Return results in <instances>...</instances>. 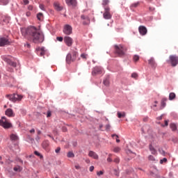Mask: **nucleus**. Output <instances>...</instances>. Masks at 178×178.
<instances>
[{
  "label": "nucleus",
  "mask_w": 178,
  "mask_h": 178,
  "mask_svg": "<svg viewBox=\"0 0 178 178\" xmlns=\"http://www.w3.org/2000/svg\"><path fill=\"white\" fill-rule=\"evenodd\" d=\"M6 98H8L10 101H12V102H16L15 94H13V95H6Z\"/></svg>",
  "instance_id": "nucleus-19"
},
{
  "label": "nucleus",
  "mask_w": 178,
  "mask_h": 178,
  "mask_svg": "<svg viewBox=\"0 0 178 178\" xmlns=\"http://www.w3.org/2000/svg\"><path fill=\"white\" fill-rule=\"evenodd\" d=\"M55 152L56 154H59L60 152V147H58L56 149H55Z\"/></svg>",
  "instance_id": "nucleus-44"
},
{
  "label": "nucleus",
  "mask_w": 178,
  "mask_h": 178,
  "mask_svg": "<svg viewBox=\"0 0 178 178\" xmlns=\"http://www.w3.org/2000/svg\"><path fill=\"white\" fill-rule=\"evenodd\" d=\"M26 16H27L28 17H30V16H31V13L27 12V13H26Z\"/></svg>",
  "instance_id": "nucleus-58"
},
{
  "label": "nucleus",
  "mask_w": 178,
  "mask_h": 178,
  "mask_svg": "<svg viewBox=\"0 0 178 178\" xmlns=\"http://www.w3.org/2000/svg\"><path fill=\"white\" fill-rule=\"evenodd\" d=\"M131 77H132V79H137V77H138V74L136 73V72H134L131 74Z\"/></svg>",
  "instance_id": "nucleus-42"
},
{
  "label": "nucleus",
  "mask_w": 178,
  "mask_h": 178,
  "mask_svg": "<svg viewBox=\"0 0 178 178\" xmlns=\"http://www.w3.org/2000/svg\"><path fill=\"white\" fill-rule=\"evenodd\" d=\"M114 162L115 163H119V162H120V159H119V158H116L114 159Z\"/></svg>",
  "instance_id": "nucleus-49"
},
{
  "label": "nucleus",
  "mask_w": 178,
  "mask_h": 178,
  "mask_svg": "<svg viewBox=\"0 0 178 178\" xmlns=\"http://www.w3.org/2000/svg\"><path fill=\"white\" fill-rule=\"evenodd\" d=\"M90 18H86V19H85V21L83 22V24H90Z\"/></svg>",
  "instance_id": "nucleus-40"
},
{
  "label": "nucleus",
  "mask_w": 178,
  "mask_h": 178,
  "mask_svg": "<svg viewBox=\"0 0 178 178\" xmlns=\"http://www.w3.org/2000/svg\"><path fill=\"white\" fill-rule=\"evenodd\" d=\"M104 73V70L101 67H95L92 71V74L93 76H97L98 74H102Z\"/></svg>",
  "instance_id": "nucleus-8"
},
{
  "label": "nucleus",
  "mask_w": 178,
  "mask_h": 178,
  "mask_svg": "<svg viewBox=\"0 0 178 178\" xmlns=\"http://www.w3.org/2000/svg\"><path fill=\"white\" fill-rule=\"evenodd\" d=\"M21 31L22 35L25 37V38H29V37H31L33 42H35V44L44 42V34L41 33L40 29L35 28V26L22 29H21Z\"/></svg>",
  "instance_id": "nucleus-1"
},
{
  "label": "nucleus",
  "mask_w": 178,
  "mask_h": 178,
  "mask_svg": "<svg viewBox=\"0 0 178 178\" xmlns=\"http://www.w3.org/2000/svg\"><path fill=\"white\" fill-rule=\"evenodd\" d=\"M113 152H120V147H115L113 149Z\"/></svg>",
  "instance_id": "nucleus-37"
},
{
  "label": "nucleus",
  "mask_w": 178,
  "mask_h": 178,
  "mask_svg": "<svg viewBox=\"0 0 178 178\" xmlns=\"http://www.w3.org/2000/svg\"><path fill=\"white\" fill-rule=\"evenodd\" d=\"M87 56H88V54H87L86 53H83L81 54V58L82 59H84V60H87Z\"/></svg>",
  "instance_id": "nucleus-33"
},
{
  "label": "nucleus",
  "mask_w": 178,
  "mask_h": 178,
  "mask_svg": "<svg viewBox=\"0 0 178 178\" xmlns=\"http://www.w3.org/2000/svg\"><path fill=\"white\" fill-rule=\"evenodd\" d=\"M54 9H56V10H58V12H60V10H62V9H63V7H62L60 6V3H59L58 2H55L54 3Z\"/></svg>",
  "instance_id": "nucleus-18"
},
{
  "label": "nucleus",
  "mask_w": 178,
  "mask_h": 178,
  "mask_svg": "<svg viewBox=\"0 0 178 178\" xmlns=\"http://www.w3.org/2000/svg\"><path fill=\"white\" fill-rule=\"evenodd\" d=\"M5 113L6 116H8V118H15V113H13V110H12V108H8Z\"/></svg>",
  "instance_id": "nucleus-14"
},
{
  "label": "nucleus",
  "mask_w": 178,
  "mask_h": 178,
  "mask_svg": "<svg viewBox=\"0 0 178 178\" xmlns=\"http://www.w3.org/2000/svg\"><path fill=\"white\" fill-rule=\"evenodd\" d=\"M24 5H29V0H23Z\"/></svg>",
  "instance_id": "nucleus-53"
},
{
  "label": "nucleus",
  "mask_w": 178,
  "mask_h": 178,
  "mask_svg": "<svg viewBox=\"0 0 178 178\" xmlns=\"http://www.w3.org/2000/svg\"><path fill=\"white\" fill-rule=\"evenodd\" d=\"M90 172H93L94 171V166L91 165L89 168Z\"/></svg>",
  "instance_id": "nucleus-55"
},
{
  "label": "nucleus",
  "mask_w": 178,
  "mask_h": 178,
  "mask_svg": "<svg viewBox=\"0 0 178 178\" xmlns=\"http://www.w3.org/2000/svg\"><path fill=\"white\" fill-rule=\"evenodd\" d=\"M9 45V40L6 38H0V47H5Z\"/></svg>",
  "instance_id": "nucleus-10"
},
{
  "label": "nucleus",
  "mask_w": 178,
  "mask_h": 178,
  "mask_svg": "<svg viewBox=\"0 0 178 178\" xmlns=\"http://www.w3.org/2000/svg\"><path fill=\"white\" fill-rule=\"evenodd\" d=\"M97 176H102V175H104V172L102 171H99L97 173Z\"/></svg>",
  "instance_id": "nucleus-54"
},
{
  "label": "nucleus",
  "mask_w": 178,
  "mask_h": 178,
  "mask_svg": "<svg viewBox=\"0 0 178 178\" xmlns=\"http://www.w3.org/2000/svg\"><path fill=\"white\" fill-rule=\"evenodd\" d=\"M163 162H168V159L166 158H163L160 161V163H163Z\"/></svg>",
  "instance_id": "nucleus-47"
},
{
  "label": "nucleus",
  "mask_w": 178,
  "mask_h": 178,
  "mask_svg": "<svg viewBox=\"0 0 178 178\" xmlns=\"http://www.w3.org/2000/svg\"><path fill=\"white\" fill-rule=\"evenodd\" d=\"M112 137H116L117 138H119V136L116 134H113L112 135Z\"/></svg>",
  "instance_id": "nucleus-61"
},
{
  "label": "nucleus",
  "mask_w": 178,
  "mask_h": 178,
  "mask_svg": "<svg viewBox=\"0 0 178 178\" xmlns=\"http://www.w3.org/2000/svg\"><path fill=\"white\" fill-rule=\"evenodd\" d=\"M0 126L3 127V129H10L12 127V123L6 118L2 117L0 120Z\"/></svg>",
  "instance_id": "nucleus-4"
},
{
  "label": "nucleus",
  "mask_w": 178,
  "mask_h": 178,
  "mask_svg": "<svg viewBox=\"0 0 178 178\" xmlns=\"http://www.w3.org/2000/svg\"><path fill=\"white\" fill-rule=\"evenodd\" d=\"M175 98H176V94H175V92H170L169 95L170 101H173Z\"/></svg>",
  "instance_id": "nucleus-22"
},
{
  "label": "nucleus",
  "mask_w": 178,
  "mask_h": 178,
  "mask_svg": "<svg viewBox=\"0 0 178 178\" xmlns=\"http://www.w3.org/2000/svg\"><path fill=\"white\" fill-rule=\"evenodd\" d=\"M114 175L117 177H119V171H118V170H114Z\"/></svg>",
  "instance_id": "nucleus-45"
},
{
  "label": "nucleus",
  "mask_w": 178,
  "mask_h": 178,
  "mask_svg": "<svg viewBox=\"0 0 178 178\" xmlns=\"http://www.w3.org/2000/svg\"><path fill=\"white\" fill-rule=\"evenodd\" d=\"M15 102H17V101L19 102L20 101H22V99H23V95H19V94H15Z\"/></svg>",
  "instance_id": "nucleus-21"
},
{
  "label": "nucleus",
  "mask_w": 178,
  "mask_h": 178,
  "mask_svg": "<svg viewBox=\"0 0 178 178\" xmlns=\"http://www.w3.org/2000/svg\"><path fill=\"white\" fill-rule=\"evenodd\" d=\"M37 19L40 21L44 19V15L42 13H39L37 15Z\"/></svg>",
  "instance_id": "nucleus-27"
},
{
  "label": "nucleus",
  "mask_w": 178,
  "mask_h": 178,
  "mask_svg": "<svg viewBox=\"0 0 178 178\" xmlns=\"http://www.w3.org/2000/svg\"><path fill=\"white\" fill-rule=\"evenodd\" d=\"M169 124V120H165V125H161L163 127H165V126H168Z\"/></svg>",
  "instance_id": "nucleus-52"
},
{
  "label": "nucleus",
  "mask_w": 178,
  "mask_h": 178,
  "mask_svg": "<svg viewBox=\"0 0 178 178\" xmlns=\"http://www.w3.org/2000/svg\"><path fill=\"white\" fill-rule=\"evenodd\" d=\"M45 55V50H44V47L40 49V56H44Z\"/></svg>",
  "instance_id": "nucleus-41"
},
{
  "label": "nucleus",
  "mask_w": 178,
  "mask_h": 178,
  "mask_svg": "<svg viewBox=\"0 0 178 178\" xmlns=\"http://www.w3.org/2000/svg\"><path fill=\"white\" fill-rule=\"evenodd\" d=\"M38 134L40 136V134H41V131H38Z\"/></svg>",
  "instance_id": "nucleus-64"
},
{
  "label": "nucleus",
  "mask_w": 178,
  "mask_h": 178,
  "mask_svg": "<svg viewBox=\"0 0 178 178\" xmlns=\"http://www.w3.org/2000/svg\"><path fill=\"white\" fill-rule=\"evenodd\" d=\"M126 116V113L123 112V113H120L118 112V118H119L120 119L122 118H124Z\"/></svg>",
  "instance_id": "nucleus-29"
},
{
  "label": "nucleus",
  "mask_w": 178,
  "mask_h": 178,
  "mask_svg": "<svg viewBox=\"0 0 178 178\" xmlns=\"http://www.w3.org/2000/svg\"><path fill=\"white\" fill-rule=\"evenodd\" d=\"M104 19L106 20H109L112 19V14H111V8L109 7L104 8V13L103 14Z\"/></svg>",
  "instance_id": "nucleus-6"
},
{
  "label": "nucleus",
  "mask_w": 178,
  "mask_h": 178,
  "mask_svg": "<svg viewBox=\"0 0 178 178\" xmlns=\"http://www.w3.org/2000/svg\"><path fill=\"white\" fill-rule=\"evenodd\" d=\"M30 133H35V130L34 129H32L30 130Z\"/></svg>",
  "instance_id": "nucleus-59"
},
{
  "label": "nucleus",
  "mask_w": 178,
  "mask_h": 178,
  "mask_svg": "<svg viewBox=\"0 0 178 178\" xmlns=\"http://www.w3.org/2000/svg\"><path fill=\"white\" fill-rule=\"evenodd\" d=\"M149 149L151 152V154H152V155H156L157 152H156V149H155V147H154V146H152V145H149Z\"/></svg>",
  "instance_id": "nucleus-20"
},
{
  "label": "nucleus",
  "mask_w": 178,
  "mask_h": 178,
  "mask_svg": "<svg viewBox=\"0 0 178 178\" xmlns=\"http://www.w3.org/2000/svg\"><path fill=\"white\" fill-rule=\"evenodd\" d=\"M67 156V158H74V153H73V152H68Z\"/></svg>",
  "instance_id": "nucleus-30"
},
{
  "label": "nucleus",
  "mask_w": 178,
  "mask_h": 178,
  "mask_svg": "<svg viewBox=\"0 0 178 178\" xmlns=\"http://www.w3.org/2000/svg\"><path fill=\"white\" fill-rule=\"evenodd\" d=\"M63 32L66 35H70L73 33V28L69 24H65L63 27Z\"/></svg>",
  "instance_id": "nucleus-7"
},
{
  "label": "nucleus",
  "mask_w": 178,
  "mask_h": 178,
  "mask_svg": "<svg viewBox=\"0 0 178 178\" xmlns=\"http://www.w3.org/2000/svg\"><path fill=\"white\" fill-rule=\"evenodd\" d=\"M168 65H171L172 67H175L178 65V56L176 55H171L169 56V59L166 60Z\"/></svg>",
  "instance_id": "nucleus-3"
},
{
  "label": "nucleus",
  "mask_w": 178,
  "mask_h": 178,
  "mask_svg": "<svg viewBox=\"0 0 178 178\" xmlns=\"http://www.w3.org/2000/svg\"><path fill=\"white\" fill-rule=\"evenodd\" d=\"M18 138H19L17 137V136L15 134H12L10 135V140H12L13 141H16Z\"/></svg>",
  "instance_id": "nucleus-24"
},
{
  "label": "nucleus",
  "mask_w": 178,
  "mask_h": 178,
  "mask_svg": "<svg viewBox=\"0 0 178 178\" xmlns=\"http://www.w3.org/2000/svg\"><path fill=\"white\" fill-rule=\"evenodd\" d=\"M170 127L172 131H176L177 130V127L175 125V123L170 124Z\"/></svg>",
  "instance_id": "nucleus-23"
},
{
  "label": "nucleus",
  "mask_w": 178,
  "mask_h": 178,
  "mask_svg": "<svg viewBox=\"0 0 178 178\" xmlns=\"http://www.w3.org/2000/svg\"><path fill=\"white\" fill-rule=\"evenodd\" d=\"M13 170H15V172H22V167L17 165L14 167Z\"/></svg>",
  "instance_id": "nucleus-31"
},
{
  "label": "nucleus",
  "mask_w": 178,
  "mask_h": 178,
  "mask_svg": "<svg viewBox=\"0 0 178 178\" xmlns=\"http://www.w3.org/2000/svg\"><path fill=\"white\" fill-rule=\"evenodd\" d=\"M64 42L67 47H72L73 45V38L70 36H65L64 37Z\"/></svg>",
  "instance_id": "nucleus-9"
},
{
  "label": "nucleus",
  "mask_w": 178,
  "mask_h": 178,
  "mask_svg": "<svg viewBox=\"0 0 178 178\" xmlns=\"http://www.w3.org/2000/svg\"><path fill=\"white\" fill-rule=\"evenodd\" d=\"M150 175H151V176H154V177L161 178V176L159 175H158V174L154 175V172H150Z\"/></svg>",
  "instance_id": "nucleus-43"
},
{
  "label": "nucleus",
  "mask_w": 178,
  "mask_h": 178,
  "mask_svg": "<svg viewBox=\"0 0 178 178\" xmlns=\"http://www.w3.org/2000/svg\"><path fill=\"white\" fill-rule=\"evenodd\" d=\"M34 154H35V155H37V156H40V159H42L43 156L41 154H40V152L35 151Z\"/></svg>",
  "instance_id": "nucleus-38"
},
{
  "label": "nucleus",
  "mask_w": 178,
  "mask_h": 178,
  "mask_svg": "<svg viewBox=\"0 0 178 178\" xmlns=\"http://www.w3.org/2000/svg\"><path fill=\"white\" fill-rule=\"evenodd\" d=\"M108 158L107 159V162H112V159H111V156H112V154L108 155Z\"/></svg>",
  "instance_id": "nucleus-50"
},
{
  "label": "nucleus",
  "mask_w": 178,
  "mask_h": 178,
  "mask_svg": "<svg viewBox=\"0 0 178 178\" xmlns=\"http://www.w3.org/2000/svg\"><path fill=\"white\" fill-rule=\"evenodd\" d=\"M88 156H90V158H93V159H98L99 158L98 154H97V153L93 151L89 152Z\"/></svg>",
  "instance_id": "nucleus-17"
},
{
  "label": "nucleus",
  "mask_w": 178,
  "mask_h": 178,
  "mask_svg": "<svg viewBox=\"0 0 178 178\" xmlns=\"http://www.w3.org/2000/svg\"><path fill=\"white\" fill-rule=\"evenodd\" d=\"M159 152L161 154L163 155V156H165V155H166V152H165V150L162 149H159Z\"/></svg>",
  "instance_id": "nucleus-36"
},
{
  "label": "nucleus",
  "mask_w": 178,
  "mask_h": 178,
  "mask_svg": "<svg viewBox=\"0 0 178 178\" xmlns=\"http://www.w3.org/2000/svg\"><path fill=\"white\" fill-rule=\"evenodd\" d=\"M86 163H90L91 161H90V159H88L86 160Z\"/></svg>",
  "instance_id": "nucleus-60"
},
{
  "label": "nucleus",
  "mask_w": 178,
  "mask_h": 178,
  "mask_svg": "<svg viewBox=\"0 0 178 178\" xmlns=\"http://www.w3.org/2000/svg\"><path fill=\"white\" fill-rule=\"evenodd\" d=\"M0 2L3 3V5H8V3H9V0H0Z\"/></svg>",
  "instance_id": "nucleus-39"
},
{
  "label": "nucleus",
  "mask_w": 178,
  "mask_h": 178,
  "mask_svg": "<svg viewBox=\"0 0 178 178\" xmlns=\"http://www.w3.org/2000/svg\"><path fill=\"white\" fill-rule=\"evenodd\" d=\"M140 35H145L147 34V28L144 26H140L138 28Z\"/></svg>",
  "instance_id": "nucleus-12"
},
{
  "label": "nucleus",
  "mask_w": 178,
  "mask_h": 178,
  "mask_svg": "<svg viewBox=\"0 0 178 178\" xmlns=\"http://www.w3.org/2000/svg\"><path fill=\"white\" fill-rule=\"evenodd\" d=\"M51 115H52V114L51 113V111H47V118H51Z\"/></svg>",
  "instance_id": "nucleus-48"
},
{
  "label": "nucleus",
  "mask_w": 178,
  "mask_h": 178,
  "mask_svg": "<svg viewBox=\"0 0 178 178\" xmlns=\"http://www.w3.org/2000/svg\"><path fill=\"white\" fill-rule=\"evenodd\" d=\"M4 61L6 62V63H8V65H9L10 66H12L13 67H16V66H17V64L12 60H10V59L6 58L4 59Z\"/></svg>",
  "instance_id": "nucleus-15"
},
{
  "label": "nucleus",
  "mask_w": 178,
  "mask_h": 178,
  "mask_svg": "<svg viewBox=\"0 0 178 178\" xmlns=\"http://www.w3.org/2000/svg\"><path fill=\"white\" fill-rule=\"evenodd\" d=\"M88 17H86L85 15H81V18L83 19V20H86Z\"/></svg>",
  "instance_id": "nucleus-57"
},
{
  "label": "nucleus",
  "mask_w": 178,
  "mask_h": 178,
  "mask_svg": "<svg viewBox=\"0 0 178 178\" xmlns=\"http://www.w3.org/2000/svg\"><path fill=\"white\" fill-rule=\"evenodd\" d=\"M75 168L79 170V169H80V166L79 165H75Z\"/></svg>",
  "instance_id": "nucleus-62"
},
{
  "label": "nucleus",
  "mask_w": 178,
  "mask_h": 178,
  "mask_svg": "<svg viewBox=\"0 0 178 178\" xmlns=\"http://www.w3.org/2000/svg\"><path fill=\"white\" fill-rule=\"evenodd\" d=\"M25 47H27V48H30V44L27 43Z\"/></svg>",
  "instance_id": "nucleus-63"
},
{
  "label": "nucleus",
  "mask_w": 178,
  "mask_h": 178,
  "mask_svg": "<svg viewBox=\"0 0 178 178\" xmlns=\"http://www.w3.org/2000/svg\"><path fill=\"white\" fill-rule=\"evenodd\" d=\"M114 49L115 54H117L118 56H124V55H126V52H127V47L123 44L114 45Z\"/></svg>",
  "instance_id": "nucleus-2"
},
{
  "label": "nucleus",
  "mask_w": 178,
  "mask_h": 178,
  "mask_svg": "<svg viewBox=\"0 0 178 178\" xmlns=\"http://www.w3.org/2000/svg\"><path fill=\"white\" fill-rule=\"evenodd\" d=\"M76 59H77V51H72L67 55L66 62L70 65L72 62H74Z\"/></svg>",
  "instance_id": "nucleus-5"
},
{
  "label": "nucleus",
  "mask_w": 178,
  "mask_h": 178,
  "mask_svg": "<svg viewBox=\"0 0 178 178\" xmlns=\"http://www.w3.org/2000/svg\"><path fill=\"white\" fill-rule=\"evenodd\" d=\"M39 8H40L42 10H45V8H44L43 4H40Z\"/></svg>",
  "instance_id": "nucleus-51"
},
{
  "label": "nucleus",
  "mask_w": 178,
  "mask_h": 178,
  "mask_svg": "<svg viewBox=\"0 0 178 178\" xmlns=\"http://www.w3.org/2000/svg\"><path fill=\"white\" fill-rule=\"evenodd\" d=\"M56 40H57V41L62 42V41H63V37H57Z\"/></svg>",
  "instance_id": "nucleus-46"
},
{
  "label": "nucleus",
  "mask_w": 178,
  "mask_h": 178,
  "mask_svg": "<svg viewBox=\"0 0 178 178\" xmlns=\"http://www.w3.org/2000/svg\"><path fill=\"white\" fill-rule=\"evenodd\" d=\"M133 60L135 63H137V62H138V60H140V56L134 55L133 57Z\"/></svg>",
  "instance_id": "nucleus-26"
},
{
  "label": "nucleus",
  "mask_w": 178,
  "mask_h": 178,
  "mask_svg": "<svg viewBox=\"0 0 178 178\" xmlns=\"http://www.w3.org/2000/svg\"><path fill=\"white\" fill-rule=\"evenodd\" d=\"M109 78H106L104 81H103V84H104V86H106V87H109Z\"/></svg>",
  "instance_id": "nucleus-25"
},
{
  "label": "nucleus",
  "mask_w": 178,
  "mask_h": 178,
  "mask_svg": "<svg viewBox=\"0 0 178 178\" xmlns=\"http://www.w3.org/2000/svg\"><path fill=\"white\" fill-rule=\"evenodd\" d=\"M138 6H140V2L132 3L130 6V8L132 9V8H137Z\"/></svg>",
  "instance_id": "nucleus-32"
},
{
  "label": "nucleus",
  "mask_w": 178,
  "mask_h": 178,
  "mask_svg": "<svg viewBox=\"0 0 178 178\" xmlns=\"http://www.w3.org/2000/svg\"><path fill=\"white\" fill-rule=\"evenodd\" d=\"M111 129V125L110 124H106V130H109Z\"/></svg>",
  "instance_id": "nucleus-56"
},
{
  "label": "nucleus",
  "mask_w": 178,
  "mask_h": 178,
  "mask_svg": "<svg viewBox=\"0 0 178 178\" xmlns=\"http://www.w3.org/2000/svg\"><path fill=\"white\" fill-rule=\"evenodd\" d=\"M42 147L47 152H49V141L48 140H44L42 143Z\"/></svg>",
  "instance_id": "nucleus-11"
},
{
  "label": "nucleus",
  "mask_w": 178,
  "mask_h": 178,
  "mask_svg": "<svg viewBox=\"0 0 178 178\" xmlns=\"http://www.w3.org/2000/svg\"><path fill=\"white\" fill-rule=\"evenodd\" d=\"M65 2L68 6H76L77 1L76 0H65Z\"/></svg>",
  "instance_id": "nucleus-16"
},
{
  "label": "nucleus",
  "mask_w": 178,
  "mask_h": 178,
  "mask_svg": "<svg viewBox=\"0 0 178 178\" xmlns=\"http://www.w3.org/2000/svg\"><path fill=\"white\" fill-rule=\"evenodd\" d=\"M148 64L152 67V69H156V63L155 62V59L154 58H151L148 60Z\"/></svg>",
  "instance_id": "nucleus-13"
},
{
  "label": "nucleus",
  "mask_w": 178,
  "mask_h": 178,
  "mask_svg": "<svg viewBox=\"0 0 178 178\" xmlns=\"http://www.w3.org/2000/svg\"><path fill=\"white\" fill-rule=\"evenodd\" d=\"M166 101H168V99H166V98L162 99L161 106H163V108H165L166 106Z\"/></svg>",
  "instance_id": "nucleus-28"
},
{
  "label": "nucleus",
  "mask_w": 178,
  "mask_h": 178,
  "mask_svg": "<svg viewBox=\"0 0 178 178\" xmlns=\"http://www.w3.org/2000/svg\"><path fill=\"white\" fill-rule=\"evenodd\" d=\"M147 159H148V161H155V157L152 155H149Z\"/></svg>",
  "instance_id": "nucleus-34"
},
{
  "label": "nucleus",
  "mask_w": 178,
  "mask_h": 178,
  "mask_svg": "<svg viewBox=\"0 0 178 178\" xmlns=\"http://www.w3.org/2000/svg\"><path fill=\"white\" fill-rule=\"evenodd\" d=\"M109 4V0H103L102 1V5L103 6H106V5Z\"/></svg>",
  "instance_id": "nucleus-35"
}]
</instances>
